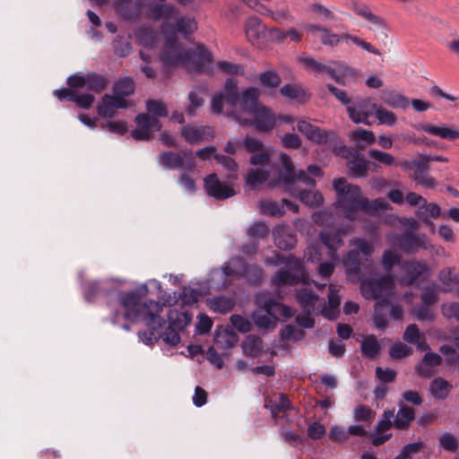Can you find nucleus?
I'll use <instances>...</instances> for the list:
<instances>
[{"instance_id": "nucleus-1", "label": "nucleus", "mask_w": 459, "mask_h": 459, "mask_svg": "<svg viewBox=\"0 0 459 459\" xmlns=\"http://www.w3.org/2000/svg\"><path fill=\"white\" fill-rule=\"evenodd\" d=\"M268 264L276 265L283 263L288 269L278 271L273 277L275 286L296 285L301 281V286L296 290V299L304 313L308 315H322L329 320H335L339 315L341 298L333 284L329 285L328 302L313 292L307 282V273L301 261L292 255H275V260H267Z\"/></svg>"}, {"instance_id": "nucleus-2", "label": "nucleus", "mask_w": 459, "mask_h": 459, "mask_svg": "<svg viewBox=\"0 0 459 459\" xmlns=\"http://www.w3.org/2000/svg\"><path fill=\"white\" fill-rule=\"evenodd\" d=\"M148 291L147 285L143 284L134 291L117 293V302L123 307L124 312L121 314L115 310L111 316V322L117 325L121 317L130 321L144 322L150 331L139 332V339L146 345H152L159 340L156 332L165 324V321L160 316L163 310L161 304L154 300L140 301L142 297L148 294Z\"/></svg>"}, {"instance_id": "nucleus-3", "label": "nucleus", "mask_w": 459, "mask_h": 459, "mask_svg": "<svg viewBox=\"0 0 459 459\" xmlns=\"http://www.w3.org/2000/svg\"><path fill=\"white\" fill-rule=\"evenodd\" d=\"M227 100L235 107V120L240 125L255 126L259 132L267 133L276 126L277 117L269 108L258 101L260 91L255 87L238 93V82L233 79L226 81Z\"/></svg>"}, {"instance_id": "nucleus-4", "label": "nucleus", "mask_w": 459, "mask_h": 459, "mask_svg": "<svg viewBox=\"0 0 459 459\" xmlns=\"http://www.w3.org/2000/svg\"><path fill=\"white\" fill-rule=\"evenodd\" d=\"M160 58L168 72L178 67L198 73H209L212 69L211 54L204 46H197L195 48H186L177 38L169 35H166Z\"/></svg>"}, {"instance_id": "nucleus-5", "label": "nucleus", "mask_w": 459, "mask_h": 459, "mask_svg": "<svg viewBox=\"0 0 459 459\" xmlns=\"http://www.w3.org/2000/svg\"><path fill=\"white\" fill-rule=\"evenodd\" d=\"M333 187L337 195L334 206L341 210L344 216L351 221L356 219L359 211L375 214L388 208V203L385 198L369 201L362 195V192L358 186L349 184L344 178L334 179Z\"/></svg>"}, {"instance_id": "nucleus-6", "label": "nucleus", "mask_w": 459, "mask_h": 459, "mask_svg": "<svg viewBox=\"0 0 459 459\" xmlns=\"http://www.w3.org/2000/svg\"><path fill=\"white\" fill-rule=\"evenodd\" d=\"M147 15L153 21L163 20L164 34L173 38H176L177 33L187 38L197 30L195 20L191 17H178V10L172 4L152 1L148 6Z\"/></svg>"}, {"instance_id": "nucleus-7", "label": "nucleus", "mask_w": 459, "mask_h": 459, "mask_svg": "<svg viewBox=\"0 0 459 459\" xmlns=\"http://www.w3.org/2000/svg\"><path fill=\"white\" fill-rule=\"evenodd\" d=\"M255 303L258 308L252 313V319L259 329H273L281 316L290 318L295 314L293 308L280 303L269 293L257 294Z\"/></svg>"}, {"instance_id": "nucleus-8", "label": "nucleus", "mask_w": 459, "mask_h": 459, "mask_svg": "<svg viewBox=\"0 0 459 459\" xmlns=\"http://www.w3.org/2000/svg\"><path fill=\"white\" fill-rule=\"evenodd\" d=\"M279 161L282 168L277 169V178H270L269 186L271 187H277L282 184L288 192L292 193L293 186L297 182L303 183L308 186H315L316 181L314 178L321 175V169L316 165H310L307 167V171L299 170L296 174L290 158L285 153L280 154Z\"/></svg>"}, {"instance_id": "nucleus-9", "label": "nucleus", "mask_w": 459, "mask_h": 459, "mask_svg": "<svg viewBox=\"0 0 459 459\" xmlns=\"http://www.w3.org/2000/svg\"><path fill=\"white\" fill-rule=\"evenodd\" d=\"M242 276L253 284L258 283L263 275L262 269L257 265H248L242 258L235 257L230 259L221 269H214L210 273L211 282L212 288H225L229 282L227 277L229 276Z\"/></svg>"}, {"instance_id": "nucleus-10", "label": "nucleus", "mask_w": 459, "mask_h": 459, "mask_svg": "<svg viewBox=\"0 0 459 459\" xmlns=\"http://www.w3.org/2000/svg\"><path fill=\"white\" fill-rule=\"evenodd\" d=\"M146 109L147 114H140L134 119L137 128L133 130L131 134L136 141H148L152 138L154 132L160 131L162 126L157 117H165L169 115L166 105L156 100H148Z\"/></svg>"}, {"instance_id": "nucleus-11", "label": "nucleus", "mask_w": 459, "mask_h": 459, "mask_svg": "<svg viewBox=\"0 0 459 459\" xmlns=\"http://www.w3.org/2000/svg\"><path fill=\"white\" fill-rule=\"evenodd\" d=\"M347 234L345 229L327 228L319 234L322 244L328 248L329 262L320 263L318 274L322 278H329L334 271V261L337 259V250L343 245V237Z\"/></svg>"}, {"instance_id": "nucleus-12", "label": "nucleus", "mask_w": 459, "mask_h": 459, "mask_svg": "<svg viewBox=\"0 0 459 459\" xmlns=\"http://www.w3.org/2000/svg\"><path fill=\"white\" fill-rule=\"evenodd\" d=\"M350 250L347 253L345 265L349 276L352 273L358 275L363 260L367 261L372 255L374 246L371 241L359 238L350 240Z\"/></svg>"}, {"instance_id": "nucleus-13", "label": "nucleus", "mask_w": 459, "mask_h": 459, "mask_svg": "<svg viewBox=\"0 0 459 459\" xmlns=\"http://www.w3.org/2000/svg\"><path fill=\"white\" fill-rule=\"evenodd\" d=\"M250 163L255 168L249 169L245 178L246 185L255 188L269 179L274 168L270 164V157L265 152L253 154Z\"/></svg>"}, {"instance_id": "nucleus-14", "label": "nucleus", "mask_w": 459, "mask_h": 459, "mask_svg": "<svg viewBox=\"0 0 459 459\" xmlns=\"http://www.w3.org/2000/svg\"><path fill=\"white\" fill-rule=\"evenodd\" d=\"M387 240L390 245L397 246L406 254H414L420 249H427L429 246L425 234H414L406 232L403 235L391 232L387 235Z\"/></svg>"}, {"instance_id": "nucleus-15", "label": "nucleus", "mask_w": 459, "mask_h": 459, "mask_svg": "<svg viewBox=\"0 0 459 459\" xmlns=\"http://www.w3.org/2000/svg\"><path fill=\"white\" fill-rule=\"evenodd\" d=\"M316 72L327 74L337 83L346 85V79L356 80L360 77L361 71L349 66L345 62L330 61L328 64L318 63Z\"/></svg>"}, {"instance_id": "nucleus-16", "label": "nucleus", "mask_w": 459, "mask_h": 459, "mask_svg": "<svg viewBox=\"0 0 459 459\" xmlns=\"http://www.w3.org/2000/svg\"><path fill=\"white\" fill-rule=\"evenodd\" d=\"M394 286V277L385 275L363 280L360 284L362 295L368 299L388 295Z\"/></svg>"}, {"instance_id": "nucleus-17", "label": "nucleus", "mask_w": 459, "mask_h": 459, "mask_svg": "<svg viewBox=\"0 0 459 459\" xmlns=\"http://www.w3.org/2000/svg\"><path fill=\"white\" fill-rule=\"evenodd\" d=\"M159 163L168 169L193 171L195 167L193 153L189 151L161 152L159 156Z\"/></svg>"}, {"instance_id": "nucleus-18", "label": "nucleus", "mask_w": 459, "mask_h": 459, "mask_svg": "<svg viewBox=\"0 0 459 459\" xmlns=\"http://www.w3.org/2000/svg\"><path fill=\"white\" fill-rule=\"evenodd\" d=\"M108 81L102 75L89 74L86 76L77 74L71 75L67 79V84L72 89L84 88L95 92H100L107 88Z\"/></svg>"}, {"instance_id": "nucleus-19", "label": "nucleus", "mask_w": 459, "mask_h": 459, "mask_svg": "<svg viewBox=\"0 0 459 459\" xmlns=\"http://www.w3.org/2000/svg\"><path fill=\"white\" fill-rule=\"evenodd\" d=\"M204 183L207 195L217 200H224L235 195V190L228 184L221 182L215 173L204 178Z\"/></svg>"}, {"instance_id": "nucleus-20", "label": "nucleus", "mask_w": 459, "mask_h": 459, "mask_svg": "<svg viewBox=\"0 0 459 459\" xmlns=\"http://www.w3.org/2000/svg\"><path fill=\"white\" fill-rule=\"evenodd\" d=\"M369 102L370 99H363L361 97H357L353 101L351 100L346 110L350 119L353 123L367 126L370 125L369 117H371L372 112L369 109Z\"/></svg>"}, {"instance_id": "nucleus-21", "label": "nucleus", "mask_w": 459, "mask_h": 459, "mask_svg": "<svg viewBox=\"0 0 459 459\" xmlns=\"http://www.w3.org/2000/svg\"><path fill=\"white\" fill-rule=\"evenodd\" d=\"M403 275L401 278L402 284L405 286L412 285L416 281L427 277L429 267L427 263L418 261H409L402 264Z\"/></svg>"}, {"instance_id": "nucleus-22", "label": "nucleus", "mask_w": 459, "mask_h": 459, "mask_svg": "<svg viewBox=\"0 0 459 459\" xmlns=\"http://www.w3.org/2000/svg\"><path fill=\"white\" fill-rule=\"evenodd\" d=\"M127 105V100L125 98L115 94L114 96L105 94L102 97L101 102L98 105V112L102 117L111 118L118 108H125Z\"/></svg>"}, {"instance_id": "nucleus-23", "label": "nucleus", "mask_w": 459, "mask_h": 459, "mask_svg": "<svg viewBox=\"0 0 459 459\" xmlns=\"http://www.w3.org/2000/svg\"><path fill=\"white\" fill-rule=\"evenodd\" d=\"M297 129L316 143H325L334 135L333 132L323 130L305 120L298 122Z\"/></svg>"}, {"instance_id": "nucleus-24", "label": "nucleus", "mask_w": 459, "mask_h": 459, "mask_svg": "<svg viewBox=\"0 0 459 459\" xmlns=\"http://www.w3.org/2000/svg\"><path fill=\"white\" fill-rule=\"evenodd\" d=\"M183 138L190 144H197L213 138L211 126H184L181 131Z\"/></svg>"}, {"instance_id": "nucleus-25", "label": "nucleus", "mask_w": 459, "mask_h": 459, "mask_svg": "<svg viewBox=\"0 0 459 459\" xmlns=\"http://www.w3.org/2000/svg\"><path fill=\"white\" fill-rule=\"evenodd\" d=\"M275 245L281 249H291L297 242L296 235L288 225H278L273 230Z\"/></svg>"}, {"instance_id": "nucleus-26", "label": "nucleus", "mask_w": 459, "mask_h": 459, "mask_svg": "<svg viewBox=\"0 0 459 459\" xmlns=\"http://www.w3.org/2000/svg\"><path fill=\"white\" fill-rule=\"evenodd\" d=\"M348 159L347 166L354 177L359 178L366 175L369 163L356 150H349Z\"/></svg>"}, {"instance_id": "nucleus-27", "label": "nucleus", "mask_w": 459, "mask_h": 459, "mask_svg": "<svg viewBox=\"0 0 459 459\" xmlns=\"http://www.w3.org/2000/svg\"><path fill=\"white\" fill-rule=\"evenodd\" d=\"M440 214V207L434 203H427L426 200L425 204H422V205H420L417 211V216L423 221L424 224L431 229L432 232L435 230V225L430 219H437Z\"/></svg>"}, {"instance_id": "nucleus-28", "label": "nucleus", "mask_w": 459, "mask_h": 459, "mask_svg": "<svg viewBox=\"0 0 459 459\" xmlns=\"http://www.w3.org/2000/svg\"><path fill=\"white\" fill-rule=\"evenodd\" d=\"M244 30L247 40L255 45L264 35V26L257 17H250L247 20Z\"/></svg>"}, {"instance_id": "nucleus-29", "label": "nucleus", "mask_w": 459, "mask_h": 459, "mask_svg": "<svg viewBox=\"0 0 459 459\" xmlns=\"http://www.w3.org/2000/svg\"><path fill=\"white\" fill-rule=\"evenodd\" d=\"M238 341V334L229 328H218L215 332L214 342L223 350L232 348Z\"/></svg>"}, {"instance_id": "nucleus-30", "label": "nucleus", "mask_w": 459, "mask_h": 459, "mask_svg": "<svg viewBox=\"0 0 459 459\" xmlns=\"http://www.w3.org/2000/svg\"><path fill=\"white\" fill-rule=\"evenodd\" d=\"M417 130H421L429 134L437 136L441 139L455 140V134L453 127L446 126H434L431 124H420L415 126Z\"/></svg>"}, {"instance_id": "nucleus-31", "label": "nucleus", "mask_w": 459, "mask_h": 459, "mask_svg": "<svg viewBox=\"0 0 459 459\" xmlns=\"http://www.w3.org/2000/svg\"><path fill=\"white\" fill-rule=\"evenodd\" d=\"M264 407L270 410L272 417L276 419L280 412H285L290 409V402L286 395L281 394L276 397L266 399Z\"/></svg>"}, {"instance_id": "nucleus-32", "label": "nucleus", "mask_w": 459, "mask_h": 459, "mask_svg": "<svg viewBox=\"0 0 459 459\" xmlns=\"http://www.w3.org/2000/svg\"><path fill=\"white\" fill-rule=\"evenodd\" d=\"M207 306L216 313L226 314L233 309L235 299L230 297L218 296L207 299Z\"/></svg>"}, {"instance_id": "nucleus-33", "label": "nucleus", "mask_w": 459, "mask_h": 459, "mask_svg": "<svg viewBox=\"0 0 459 459\" xmlns=\"http://www.w3.org/2000/svg\"><path fill=\"white\" fill-rule=\"evenodd\" d=\"M414 411L411 408L399 403V410L396 415H394V425L396 429H406L414 420Z\"/></svg>"}, {"instance_id": "nucleus-34", "label": "nucleus", "mask_w": 459, "mask_h": 459, "mask_svg": "<svg viewBox=\"0 0 459 459\" xmlns=\"http://www.w3.org/2000/svg\"><path fill=\"white\" fill-rule=\"evenodd\" d=\"M169 324L178 330H184L192 320V315L187 311H180L176 308L169 309L168 313Z\"/></svg>"}, {"instance_id": "nucleus-35", "label": "nucleus", "mask_w": 459, "mask_h": 459, "mask_svg": "<svg viewBox=\"0 0 459 459\" xmlns=\"http://www.w3.org/2000/svg\"><path fill=\"white\" fill-rule=\"evenodd\" d=\"M354 12L360 17L367 20L370 25L369 29L372 30H382L385 28V21L374 14L368 6L359 5L355 7Z\"/></svg>"}, {"instance_id": "nucleus-36", "label": "nucleus", "mask_w": 459, "mask_h": 459, "mask_svg": "<svg viewBox=\"0 0 459 459\" xmlns=\"http://www.w3.org/2000/svg\"><path fill=\"white\" fill-rule=\"evenodd\" d=\"M452 387L453 385L448 381L442 377H437L430 383L429 391L435 399L445 400L448 396Z\"/></svg>"}, {"instance_id": "nucleus-37", "label": "nucleus", "mask_w": 459, "mask_h": 459, "mask_svg": "<svg viewBox=\"0 0 459 459\" xmlns=\"http://www.w3.org/2000/svg\"><path fill=\"white\" fill-rule=\"evenodd\" d=\"M224 104L230 106V108L232 109L231 111L226 110L225 114L227 116H231L235 118L234 114H236V108L235 107L231 106L230 103L227 100V91H226V84L224 85V91L214 95L211 101V108L212 113L215 114H221L223 113V106Z\"/></svg>"}, {"instance_id": "nucleus-38", "label": "nucleus", "mask_w": 459, "mask_h": 459, "mask_svg": "<svg viewBox=\"0 0 459 459\" xmlns=\"http://www.w3.org/2000/svg\"><path fill=\"white\" fill-rule=\"evenodd\" d=\"M389 305L390 301L385 299L377 301L375 305L374 325L378 330H385L387 325L385 315Z\"/></svg>"}, {"instance_id": "nucleus-39", "label": "nucleus", "mask_w": 459, "mask_h": 459, "mask_svg": "<svg viewBox=\"0 0 459 459\" xmlns=\"http://www.w3.org/2000/svg\"><path fill=\"white\" fill-rule=\"evenodd\" d=\"M263 342L259 336L256 335H247L243 342L242 349L246 355L255 358L260 355L263 348Z\"/></svg>"}, {"instance_id": "nucleus-40", "label": "nucleus", "mask_w": 459, "mask_h": 459, "mask_svg": "<svg viewBox=\"0 0 459 459\" xmlns=\"http://www.w3.org/2000/svg\"><path fill=\"white\" fill-rule=\"evenodd\" d=\"M372 109L379 125L394 126L396 124L397 116L394 112L376 104L372 106Z\"/></svg>"}, {"instance_id": "nucleus-41", "label": "nucleus", "mask_w": 459, "mask_h": 459, "mask_svg": "<svg viewBox=\"0 0 459 459\" xmlns=\"http://www.w3.org/2000/svg\"><path fill=\"white\" fill-rule=\"evenodd\" d=\"M382 100L387 106L393 108L406 109L410 104L407 97L394 91L385 92Z\"/></svg>"}, {"instance_id": "nucleus-42", "label": "nucleus", "mask_w": 459, "mask_h": 459, "mask_svg": "<svg viewBox=\"0 0 459 459\" xmlns=\"http://www.w3.org/2000/svg\"><path fill=\"white\" fill-rule=\"evenodd\" d=\"M440 287L436 283H430L425 286L420 293V299L423 305L432 306L439 300Z\"/></svg>"}, {"instance_id": "nucleus-43", "label": "nucleus", "mask_w": 459, "mask_h": 459, "mask_svg": "<svg viewBox=\"0 0 459 459\" xmlns=\"http://www.w3.org/2000/svg\"><path fill=\"white\" fill-rule=\"evenodd\" d=\"M296 195L304 204L310 207L319 206L324 202L323 195L316 190L298 191Z\"/></svg>"}, {"instance_id": "nucleus-44", "label": "nucleus", "mask_w": 459, "mask_h": 459, "mask_svg": "<svg viewBox=\"0 0 459 459\" xmlns=\"http://www.w3.org/2000/svg\"><path fill=\"white\" fill-rule=\"evenodd\" d=\"M309 10L323 22H334L337 19L333 8L327 7L318 2L313 3L309 6Z\"/></svg>"}, {"instance_id": "nucleus-45", "label": "nucleus", "mask_w": 459, "mask_h": 459, "mask_svg": "<svg viewBox=\"0 0 459 459\" xmlns=\"http://www.w3.org/2000/svg\"><path fill=\"white\" fill-rule=\"evenodd\" d=\"M380 351V344L374 335H368L361 341V352L364 356L373 359Z\"/></svg>"}, {"instance_id": "nucleus-46", "label": "nucleus", "mask_w": 459, "mask_h": 459, "mask_svg": "<svg viewBox=\"0 0 459 459\" xmlns=\"http://www.w3.org/2000/svg\"><path fill=\"white\" fill-rule=\"evenodd\" d=\"M138 42L147 48H151L157 39V33L152 27L143 26L135 32Z\"/></svg>"}, {"instance_id": "nucleus-47", "label": "nucleus", "mask_w": 459, "mask_h": 459, "mask_svg": "<svg viewBox=\"0 0 459 459\" xmlns=\"http://www.w3.org/2000/svg\"><path fill=\"white\" fill-rule=\"evenodd\" d=\"M114 94L125 98L134 91V82L130 78H124L117 81L113 86Z\"/></svg>"}, {"instance_id": "nucleus-48", "label": "nucleus", "mask_w": 459, "mask_h": 459, "mask_svg": "<svg viewBox=\"0 0 459 459\" xmlns=\"http://www.w3.org/2000/svg\"><path fill=\"white\" fill-rule=\"evenodd\" d=\"M376 416V412L367 405H358L353 410V419L356 421H364L370 424Z\"/></svg>"}, {"instance_id": "nucleus-49", "label": "nucleus", "mask_w": 459, "mask_h": 459, "mask_svg": "<svg viewBox=\"0 0 459 459\" xmlns=\"http://www.w3.org/2000/svg\"><path fill=\"white\" fill-rule=\"evenodd\" d=\"M259 208L262 213L270 216H281L284 213V209L281 203L273 201H262L259 203Z\"/></svg>"}, {"instance_id": "nucleus-50", "label": "nucleus", "mask_w": 459, "mask_h": 459, "mask_svg": "<svg viewBox=\"0 0 459 459\" xmlns=\"http://www.w3.org/2000/svg\"><path fill=\"white\" fill-rule=\"evenodd\" d=\"M382 265L385 270H390L395 264H401V255L400 254L394 249H386L382 255L381 259Z\"/></svg>"}, {"instance_id": "nucleus-51", "label": "nucleus", "mask_w": 459, "mask_h": 459, "mask_svg": "<svg viewBox=\"0 0 459 459\" xmlns=\"http://www.w3.org/2000/svg\"><path fill=\"white\" fill-rule=\"evenodd\" d=\"M411 313L418 321H433L436 317L435 311L426 305L415 307Z\"/></svg>"}, {"instance_id": "nucleus-52", "label": "nucleus", "mask_w": 459, "mask_h": 459, "mask_svg": "<svg viewBox=\"0 0 459 459\" xmlns=\"http://www.w3.org/2000/svg\"><path fill=\"white\" fill-rule=\"evenodd\" d=\"M439 445L446 451L454 453L458 449L459 442L455 435L446 432L439 437Z\"/></svg>"}, {"instance_id": "nucleus-53", "label": "nucleus", "mask_w": 459, "mask_h": 459, "mask_svg": "<svg viewBox=\"0 0 459 459\" xmlns=\"http://www.w3.org/2000/svg\"><path fill=\"white\" fill-rule=\"evenodd\" d=\"M320 40L325 46L336 47L342 41V33L339 35L326 27L322 35H320Z\"/></svg>"}, {"instance_id": "nucleus-54", "label": "nucleus", "mask_w": 459, "mask_h": 459, "mask_svg": "<svg viewBox=\"0 0 459 459\" xmlns=\"http://www.w3.org/2000/svg\"><path fill=\"white\" fill-rule=\"evenodd\" d=\"M441 314L446 319H455L459 324V302H448L441 305Z\"/></svg>"}, {"instance_id": "nucleus-55", "label": "nucleus", "mask_w": 459, "mask_h": 459, "mask_svg": "<svg viewBox=\"0 0 459 459\" xmlns=\"http://www.w3.org/2000/svg\"><path fill=\"white\" fill-rule=\"evenodd\" d=\"M368 155L374 160H377L384 165H386V166L395 165L394 157L388 152H382V151H379L377 149H371L368 152Z\"/></svg>"}, {"instance_id": "nucleus-56", "label": "nucleus", "mask_w": 459, "mask_h": 459, "mask_svg": "<svg viewBox=\"0 0 459 459\" xmlns=\"http://www.w3.org/2000/svg\"><path fill=\"white\" fill-rule=\"evenodd\" d=\"M200 292L190 287H183L178 294V299L184 305H192L198 299Z\"/></svg>"}, {"instance_id": "nucleus-57", "label": "nucleus", "mask_w": 459, "mask_h": 459, "mask_svg": "<svg viewBox=\"0 0 459 459\" xmlns=\"http://www.w3.org/2000/svg\"><path fill=\"white\" fill-rule=\"evenodd\" d=\"M281 338L286 341H299L304 338L305 332L291 325H286L281 330Z\"/></svg>"}, {"instance_id": "nucleus-58", "label": "nucleus", "mask_w": 459, "mask_h": 459, "mask_svg": "<svg viewBox=\"0 0 459 459\" xmlns=\"http://www.w3.org/2000/svg\"><path fill=\"white\" fill-rule=\"evenodd\" d=\"M351 139L352 141H363L368 144H372L376 141V136L372 131L359 128L351 133Z\"/></svg>"}, {"instance_id": "nucleus-59", "label": "nucleus", "mask_w": 459, "mask_h": 459, "mask_svg": "<svg viewBox=\"0 0 459 459\" xmlns=\"http://www.w3.org/2000/svg\"><path fill=\"white\" fill-rule=\"evenodd\" d=\"M394 418V410H389L384 411L381 419L378 420L377 425L375 426V429L377 432L385 431L392 428L394 422L393 420Z\"/></svg>"}, {"instance_id": "nucleus-60", "label": "nucleus", "mask_w": 459, "mask_h": 459, "mask_svg": "<svg viewBox=\"0 0 459 459\" xmlns=\"http://www.w3.org/2000/svg\"><path fill=\"white\" fill-rule=\"evenodd\" d=\"M231 325L240 333H248L251 328L252 325L250 321L240 316V315H232L230 318Z\"/></svg>"}, {"instance_id": "nucleus-61", "label": "nucleus", "mask_w": 459, "mask_h": 459, "mask_svg": "<svg viewBox=\"0 0 459 459\" xmlns=\"http://www.w3.org/2000/svg\"><path fill=\"white\" fill-rule=\"evenodd\" d=\"M178 331L179 330L177 328L171 327L169 325V327L161 334H160L159 337H160L162 341L167 344L170 346H176L180 342Z\"/></svg>"}, {"instance_id": "nucleus-62", "label": "nucleus", "mask_w": 459, "mask_h": 459, "mask_svg": "<svg viewBox=\"0 0 459 459\" xmlns=\"http://www.w3.org/2000/svg\"><path fill=\"white\" fill-rule=\"evenodd\" d=\"M422 442L411 443L404 446L394 459H413L411 455L417 454L423 447Z\"/></svg>"}, {"instance_id": "nucleus-63", "label": "nucleus", "mask_w": 459, "mask_h": 459, "mask_svg": "<svg viewBox=\"0 0 459 459\" xmlns=\"http://www.w3.org/2000/svg\"><path fill=\"white\" fill-rule=\"evenodd\" d=\"M260 82L264 87H277L281 83L280 76L273 71L264 72L259 75Z\"/></svg>"}, {"instance_id": "nucleus-64", "label": "nucleus", "mask_w": 459, "mask_h": 459, "mask_svg": "<svg viewBox=\"0 0 459 459\" xmlns=\"http://www.w3.org/2000/svg\"><path fill=\"white\" fill-rule=\"evenodd\" d=\"M269 232L267 225L264 222H254L247 230V235L250 238H261L265 237Z\"/></svg>"}]
</instances>
